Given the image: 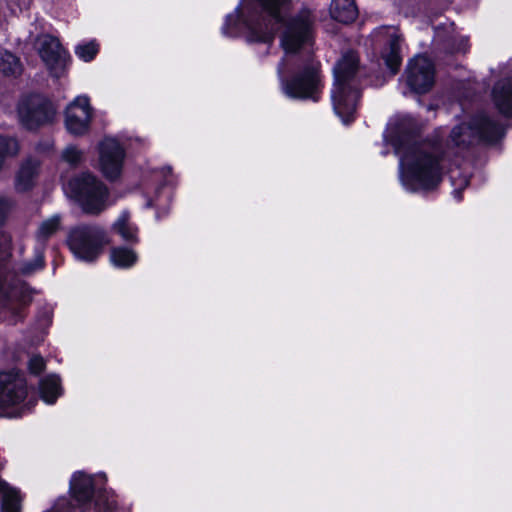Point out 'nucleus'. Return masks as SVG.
Returning a JSON list of instances; mask_svg holds the SVG:
<instances>
[{"instance_id":"28","label":"nucleus","mask_w":512,"mask_h":512,"mask_svg":"<svg viewBox=\"0 0 512 512\" xmlns=\"http://www.w3.org/2000/svg\"><path fill=\"white\" fill-rule=\"evenodd\" d=\"M83 153L76 146H67L62 152V159L69 165H77L82 161Z\"/></svg>"},{"instance_id":"14","label":"nucleus","mask_w":512,"mask_h":512,"mask_svg":"<svg viewBox=\"0 0 512 512\" xmlns=\"http://www.w3.org/2000/svg\"><path fill=\"white\" fill-rule=\"evenodd\" d=\"M36 46L46 66L58 75V70L64 67L67 58L59 40L51 35H41L36 40Z\"/></svg>"},{"instance_id":"6","label":"nucleus","mask_w":512,"mask_h":512,"mask_svg":"<svg viewBox=\"0 0 512 512\" xmlns=\"http://www.w3.org/2000/svg\"><path fill=\"white\" fill-rule=\"evenodd\" d=\"M106 475H87L83 472L73 474L70 490L78 503L80 512H117L119 503L112 490H107Z\"/></svg>"},{"instance_id":"13","label":"nucleus","mask_w":512,"mask_h":512,"mask_svg":"<svg viewBox=\"0 0 512 512\" xmlns=\"http://www.w3.org/2000/svg\"><path fill=\"white\" fill-rule=\"evenodd\" d=\"M125 150L118 140L105 138L99 147V166L108 179H116L122 172Z\"/></svg>"},{"instance_id":"23","label":"nucleus","mask_w":512,"mask_h":512,"mask_svg":"<svg viewBox=\"0 0 512 512\" xmlns=\"http://www.w3.org/2000/svg\"><path fill=\"white\" fill-rule=\"evenodd\" d=\"M454 165L455 167L451 168L449 173L452 185L454 186V190L452 192L453 196L459 201L461 200L460 192L469 184V174L461 171L456 160L454 161Z\"/></svg>"},{"instance_id":"33","label":"nucleus","mask_w":512,"mask_h":512,"mask_svg":"<svg viewBox=\"0 0 512 512\" xmlns=\"http://www.w3.org/2000/svg\"><path fill=\"white\" fill-rule=\"evenodd\" d=\"M153 205H154V204H153V202H152V201H149V202L147 203V206H148V207H152Z\"/></svg>"},{"instance_id":"29","label":"nucleus","mask_w":512,"mask_h":512,"mask_svg":"<svg viewBox=\"0 0 512 512\" xmlns=\"http://www.w3.org/2000/svg\"><path fill=\"white\" fill-rule=\"evenodd\" d=\"M43 266H44V256H43V253L41 251V252L37 253V255H36V257H35L33 262L25 263L22 266L21 271L24 274H31V273L41 269Z\"/></svg>"},{"instance_id":"19","label":"nucleus","mask_w":512,"mask_h":512,"mask_svg":"<svg viewBox=\"0 0 512 512\" xmlns=\"http://www.w3.org/2000/svg\"><path fill=\"white\" fill-rule=\"evenodd\" d=\"M40 398L46 404H54L62 394L60 379L57 375H48L40 380L39 383Z\"/></svg>"},{"instance_id":"31","label":"nucleus","mask_w":512,"mask_h":512,"mask_svg":"<svg viewBox=\"0 0 512 512\" xmlns=\"http://www.w3.org/2000/svg\"><path fill=\"white\" fill-rule=\"evenodd\" d=\"M10 237L4 234L0 235V259H4L9 255Z\"/></svg>"},{"instance_id":"8","label":"nucleus","mask_w":512,"mask_h":512,"mask_svg":"<svg viewBox=\"0 0 512 512\" xmlns=\"http://www.w3.org/2000/svg\"><path fill=\"white\" fill-rule=\"evenodd\" d=\"M68 187L86 212L99 213L106 207L108 190L93 174L83 173L71 179Z\"/></svg>"},{"instance_id":"22","label":"nucleus","mask_w":512,"mask_h":512,"mask_svg":"<svg viewBox=\"0 0 512 512\" xmlns=\"http://www.w3.org/2000/svg\"><path fill=\"white\" fill-rule=\"evenodd\" d=\"M110 261L113 266L126 269L136 263L137 255L132 249L116 247L110 251Z\"/></svg>"},{"instance_id":"15","label":"nucleus","mask_w":512,"mask_h":512,"mask_svg":"<svg viewBox=\"0 0 512 512\" xmlns=\"http://www.w3.org/2000/svg\"><path fill=\"white\" fill-rule=\"evenodd\" d=\"M501 74L503 78L495 84L492 99L501 114L512 117V61L501 66Z\"/></svg>"},{"instance_id":"24","label":"nucleus","mask_w":512,"mask_h":512,"mask_svg":"<svg viewBox=\"0 0 512 512\" xmlns=\"http://www.w3.org/2000/svg\"><path fill=\"white\" fill-rule=\"evenodd\" d=\"M0 71L7 76H16L21 73L19 59L8 51L0 54Z\"/></svg>"},{"instance_id":"16","label":"nucleus","mask_w":512,"mask_h":512,"mask_svg":"<svg viewBox=\"0 0 512 512\" xmlns=\"http://www.w3.org/2000/svg\"><path fill=\"white\" fill-rule=\"evenodd\" d=\"M39 161L28 158L20 166L16 175L15 187L18 191L24 192L31 189L39 174Z\"/></svg>"},{"instance_id":"18","label":"nucleus","mask_w":512,"mask_h":512,"mask_svg":"<svg viewBox=\"0 0 512 512\" xmlns=\"http://www.w3.org/2000/svg\"><path fill=\"white\" fill-rule=\"evenodd\" d=\"M329 11L333 19L342 23H350L358 15L354 0H332Z\"/></svg>"},{"instance_id":"17","label":"nucleus","mask_w":512,"mask_h":512,"mask_svg":"<svg viewBox=\"0 0 512 512\" xmlns=\"http://www.w3.org/2000/svg\"><path fill=\"white\" fill-rule=\"evenodd\" d=\"M1 512H21L20 491L0 479Z\"/></svg>"},{"instance_id":"10","label":"nucleus","mask_w":512,"mask_h":512,"mask_svg":"<svg viewBox=\"0 0 512 512\" xmlns=\"http://www.w3.org/2000/svg\"><path fill=\"white\" fill-rule=\"evenodd\" d=\"M25 379L15 372L0 373V413L5 416H16L11 412H6L7 408L18 406L26 397ZM30 407L28 404L18 408L17 415H21L23 411Z\"/></svg>"},{"instance_id":"12","label":"nucleus","mask_w":512,"mask_h":512,"mask_svg":"<svg viewBox=\"0 0 512 512\" xmlns=\"http://www.w3.org/2000/svg\"><path fill=\"white\" fill-rule=\"evenodd\" d=\"M92 119V108L86 96H78L65 111V127L74 136L86 134Z\"/></svg>"},{"instance_id":"25","label":"nucleus","mask_w":512,"mask_h":512,"mask_svg":"<svg viewBox=\"0 0 512 512\" xmlns=\"http://www.w3.org/2000/svg\"><path fill=\"white\" fill-rule=\"evenodd\" d=\"M61 225V218L59 215H54L44 220L37 232V239L41 242H45L49 237L55 234Z\"/></svg>"},{"instance_id":"26","label":"nucleus","mask_w":512,"mask_h":512,"mask_svg":"<svg viewBox=\"0 0 512 512\" xmlns=\"http://www.w3.org/2000/svg\"><path fill=\"white\" fill-rule=\"evenodd\" d=\"M19 143L13 137L0 135V169L7 157L16 156L19 152Z\"/></svg>"},{"instance_id":"3","label":"nucleus","mask_w":512,"mask_h":512,"mask_svg":"<svg viewBox=\"0 0 512 512\" xmlns=\"http://www.w3.org/2000/svg\"><path fill=\"white\" fill-rule=\"evenodd\" d=\"M289 3L290 0H243L226 17L222 33L229 37L244 34L248 41L270 44L274 39V24L281 20V12Z\"/></svg>"},{"instance_id":"30","label":"nucleus","mask_w":512,"mask_h":512,"mask_svg":"<svg viewBox=\"0 0 512 512\" xmlns=\"http://www.w3.org/2000/svg\"><path fill=\"white\" fill-rule=\"evenodd\" d=\"M28 367L31 373L39 374L45 367L44 359L41 356L35 355L29 360Z\"/></svg>"},{"instance_id":"2","label":"nucleus","mask_w":512,"mask_h":512,"mask_svg":"<svg viewBox=\"0 0 512 512\" xmlns=\"http://www.w3.org/2000/svg\"><path fill=\"white\" fill-rule=\"evenodd\" d=\"M385 140L399 156V175L403 187L411 192L434 188L441 180L439 160L426 144H418L414 135L402 126L389 127Z\"/></svg>"},{"instance_id":"11","label":"nucleus","mask_w":512,"mask_h":512,"mask_svg":"<svg viewBox=\"0 0 512 512\" xmlns=\"http://www.w3.org/2000/svg\"><path fill=\"white\" fill-rule=\"evenodd\" d=\"M405 81L410 90L417 94L430 91L435 83V67L424 55L414 57L407 65Z\"/></svg>"},{"instance_id":"9","label":"nucleus","mask_w":512,"mask_h":512,"mask_svg":"<svg viewBox=\"0 0 512 512\" xmlns=\"http://www.w3.org/2000/svg\"><path fill=\"white\" fill-rule=\"evenodd\" d=\"M55 115L56 108L52 102L38 94L23 97L17 105L18 120L28 130L52 123Z\"/></svg>"},{"instance_id":"20","label":"nucleus","mask_w":512,"mask_h":512,"mask_svg":"<svg viewBox=\"0 0 512 512\" xmlns=\"http://www.w3.org/2000/svg\"><path fill=\"white\" fill-rule=\"evenodd\" d=\"M400 42V36L395 33L391 34L389 37L388 47L385 48L382 53V57L392 74L397 72L401 63Z\"/></svg>"},{"instance_id":"27","label":"nucleus","mask_w":512,"mask_h":512,"mask_svg":"<svg viewBox=\"0 0 512 512\" xmlns=\"http://www.w3.org/2000/svg\"><path fill=\"white\" fill-rule=\"evenodd\" d=\"M98 53V45L95 41L80 44L75 49V54L83 61H91Z\"/></svg>"},{"instance_id":"7","label":"nucleus","mask_w":512,"mask_h":512,"mask_svg":"<svg viewBox=\"0 0 512 512\" xmlns=\"http://www.w3.org/2000/svg\"><path fill=\"white\" fill-rule=\"evenodd\" d=\"M67 241L74 256L86 262L94 261L108 243L105 231L98 225L76 226Z\"/></svg>"},{"instance_id":"1","label":"nucleus","mask_w":512,"mask_h":512,"mask_svg":"<svg viewBox=\"0 0 512 512\" xmlns=\"http://www.w3.org/2000/svg\"><path fill=\"white\" fill-rule=\"evenodd\" d=\"M314 20L312 11L303 8L285 23L280 44L286 55L277 72L287 97L316 102L323 87L320 63L310 54L293 55L312 45Z\"/></svg>"},{"instance_id":"5","label":"nucleus","mask_w":512,"mask_h":512,"mask_svg":"<svg viewBox=\"0 0 512 512\" xmlns=\"http://www.w3.org/2000/svg\"><path fill=\"white\" fill-rule=\"evenodd\" d=\"M503 127L486 115H477L456 125L449 136L445 157H462L469 149L481 142L492 143L503 135Z\"/></svg>"},{"instance_id":"21","label":"nucleus","mask_w":512,"mask_h":512,"mask_svg":"<svg viewBox=\"0 0 512 512\" xmlns=\"http://www.w3.org/2000/svg\"><path fill=\"white\" fill-rule=\"evenodd\" d=\"M113 229L118 233L124 241L137 242V228L130 222V214L123 211L113 225Z\"/></svg>"},{"instance_id":"4","label":"nucleus","mask_w":512,"mask_h":512,"mask_svg":"<svg viewBox=\"0 0 512 512\" xmlns=\"http://www.w3.org/2000/svg\"><path fill=\"white\" fill-rule=\"evenodd\" d=\"M358 56L349 51L345 53L333 68L334 84L331 91L333 108L344 124L355 118L359 91L356 86L359 71Z\"/></svg>"},{"instance_id":"32","label":"nucleus","mask_w":512,"mask_h":512,"mask_svg":"<svg viewBox=\"0 0 512 512\" xmlns=\"http://www.w3.org/2000/svg\"><path fill=\"white\" fill-rule=\"evenodd\" d=\"M8 209H9V203L5 199L0 198V221L3 220Z\"/></svg>"}]
</instances>
